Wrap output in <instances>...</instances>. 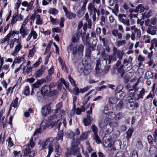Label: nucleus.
Returning <instances> with one entry per match:
<instances>
[{"instance_id": "1", "label": "nucleus", "mask_w": 157, "mask_h": 157, "mask_svg": "<svg viewBox=\"0 0 157 157\" xmlns=\"http://www.w3.org/2000/svg\"><path fill=\"white\" fill-rule=\"evenodd\" d=\"M138 83V82H137L134 84L132 86V88L128 90V95L130 97H133L135 101H137L140 99H142L145 93V90L144 88H143L139 92L138 94H136V92H137L138 90L137 86Z\"/></svg>"}, {"instance_id": "2", "label": "nucleus", "mask_w": 157, "mask_h": 157, "mask_svg": "<svg viewBox=\"0 0 157 157\" xmlns=\"http://www.w3.org/2000/svg\"><path fill=\"white\" fill-rule=\"evenodd\" d=\"M53 141H54L53 138L51 137L46 139L40 143V146L43 149L46 148L47 145L49 143L48 155L49 156H50L53 150L52 143Z\"/></svg>"}, {"instance_id": "3", "label": "nucleus", "mask_w": 157, "mask_h": 157, "mask_svg": "<svg viewBox=\"0 0 157 157\" xmlns=\"http://www.w3.org/2000/svg\"><path fill=\"white\" fill-rule=\"evenodd\" d=\"M84 46L82 44H80L78 46V48L76 46L73 47L72 48V54L76 55L77 53L80 56L83 55Z\"/></svg>"}, {"instance_id": "4", "label": "nucleus", "mask_w": 157, "mask_h": 157, "mask_svg": "<svg viewBox=\"0 0 157 157\" xmlns=\"http://www.w3.org/2000/svg\"><path fill=\"white\" fill-rule=\"evenodd\" d=\"M118 20L124 25L127 26L130 25V21L128 18L126 17L125 14H119L118 16Z\"/></svg>"}, {"instance_id": "5", "label": "nucleus", "mask_w": 157, "mask_h": 157, "mask_svg": "<svg viewBox=\"0 0 157 157\" xmlns=\"http://www.w3.org/2000/svg\"><path fill=\"white\" fill-rule=\"evenodd\" d=\"M134 98L128 97L127 99V105L129 107L130 109H133L135 108H138L139 106V104L133 101Z\"/></svg>"}, {"instance_id": "6", "label": "nucleus", "mask_w": 157, "mask_h": 157, "mask_svg": "<svg viewBox=\"0 0 157 157\" xmlns=\"http://www.w3.org/2000/svg\"><path fill=\"white\" fill-rule=\"evenodd\" d=\"M113 55L117 57L120 60H121L123 57L124 53L123 51H121L118 50L116 47H114L113 49Z\"/></svg>"}, {"instance_id": "7", "label": "nucleus", "mask_w": 157, "mask_h": 157, "mask_svg": "<svg viewBox=\"0 0 157 157\" xmlns=\"http://www.w3.org/2000/svg\"><path fill=\"white\" fill-rule=\"evenodd\" d=\"M63 8L64 11L65 12V15L67 18L71 19L75 18L76 15L75 13L68 11L67 9L64 6H63Z\"/></svg>"}, {"instance_id": "8", "label": "nucleus", "mask_w": 157, "mask_h": 157, "mask_svg": "<svg viewBox=\"0 0 157 157\" xmlns=\"http://www.w3.org/2000/svg\"><path fill=\"white\" fill-rule=\"evenodd\" d=\"M34 1L35 0H31L29 3L27 1H25L21 3V4L23 6L27 7L26 11H28L32 9Z\"/></svg>"}, {"instance_id": "9", "label": "nucleus", "mask_w": 157, "mask_h": 157, "mask_svg": "<svg viewBox=\"0 0 157 157\" xmlns=\"http://www.w3.org/2000/svg\"><path fill=\"white\" fill-rule=\"evenodd\" d=\"M37 36L38 35L36 32L33 28L26 38V40L28 42L29 41L32 37L33 39L35 40L37 38Z\"/></svg>"}, {"instance_id": "10", "label": "nucleus", "mask_w": 157, "mask_h": 157, "mask_svg": "<svg viewBox=\"0 0 157 157\" xmlns=\"http://www.w3.org/2000/svg\"><path fill=\"white\" fill-rule=\"evenodd\" d=\"M51 111V109L48 105H45L42 109L41 113L44 116H46Z\"/></svg>"}, {"instance_id": "11", "label": "nucleus", "mask_w": 157, "mask_h": 157, "mask_svg": "<svg viewBox=\"0 0 157 157\" xmlns=\"http://www.w3.org/2000/svg\"><path fill=\"white\" fill-rule=\"evenodd\" d=\"M30 61H28L26 65L23 68V72L29 74L31 72L33 69V67H31Z\"/></svg>"}, {"instance_id": "12", "label": "nucleus", "mask_w": 157, "mask_h": 157, "mask_svg": "<svg viewBox=\"0 0 157 157\" xmlns=\"http://www.w3.org/2000/svg\"><path fill=\"white\" fill-rule=\"evenodd\" d=\"M20 33L22 38H24L28 35L29 33V30L27 28H20Z\"/></svg>"}, {"instance_id": "13", "label": "nucleus", "mask_w": 157, "mask_h": 157, "mask_svg": "<svg viewBox=\"0 0 157 157\" xmlns=\"http://www.w3.org/2000/svg\"><path fill=\"white\" fill-rule=\"evenodd\" d=\"M156 26H149L147 30V32L152 35H154L156 33Z\"/></svg>"}, {"instance_id": "14", "label": "nucleus", "mask_w": 157, "mask_h": 157, "mask_svg": "<svg viewBox=\"0 0 157 157\" xmlns=\"http://www.w3.org/2000/svg\"><path fill=\"white\" fill-rule=\"evenodd\" d=\"M46 69V67L45 66H42L40 69L37 71L35 72V75L36 77L39 78L41 76Z\"/></svg>"}, {"instance_id": "15", "label": "nucleus", "mask_w": 157, "mask_h": 157, "mask_svg": "<svg viewBox=\"0 0 157 157\" xmlns=\"http://www.w3.org/2000/svg\"><path fill=\"white\" fill-rule=\"evenodd\" d=\"M36 18V23L37 25H42L43 24V21L39 15L36 14H33L31 17V18L34 19Z\"/></svg>"}, {"instance_id": "16", "label": "nucleus", "mask_w": 157, "mask_h": 157, "mask_svg": "<svg viewBox=\"0 0 157 157\" xmlns=\"http://www.w3.org/2000/svg\"><path fill=\"white\" fill-rule=\"evenodd\" d=\"M132 58L131 56H129L128 58L124 59L123 60V63L125 64L127 63H129L130 65L127 67V70L129 71L131 69V65L132 63Z\"/></svg>"}, {"instance_id": "17", "label": "nucleus", "mask_w": 157, "mask_h": 157, "mask_svg": "<svg viewBox=\"0 0 157 157\" xmlns=\"http://www.w3.org/2000/svg\"><path fill=\"white\" fill-rule=\"evenodd\" d=\"M51 87L48 85H45L41 89V92L45 95H48L50 92Z\"/></svg>"}, {"instance_id": "18", "label": "nucleus", "mask_w": 157, "mask_h": 157, "mask_svg": "<svg viewBox=\"0 0 157 157\" xmlns=\"http://www.w3.org/2000/svg\"><path fill=\"white\" fill-rule=\"evenodd\" d=\"M22 46L21 44H18L15 46L14 51L11 53V55L14 56H15L17 55L18 52L22 48Z\"/></svg>"}, {"instance_id": "19", "label": "nucleus", "mask_w": 157, "mask_h": 157, "mask_svg": "<svg viewBox=\"0 0 157 157\" xmlns=\"http://www.w3.org/2000/svg\"><path fill=\"white\" fill-rule=\"evenodd\" d=\"M151 45L150 50H152L153 49L156 48L157 47V39L154 38L151 40Z\"/></svg>"}, {"instance_id": "20", "label": "nucleus", "mask_w": 157, "mask_h": 157, "mask_svg": "<svg viewBox=\"0 0 157 157\" xmlns=\"http://www.w3.org/2000/svg\"><path fill=\"white\" fill-rule=\"evenodd\" d=\"M52 127H55V128H57L59 130L60 129V126L62 124V122L59 120H57L55 122H53L52 123Z\"/></svg>"}, {"instance_id": "21", "label": "nucleus", "mask_w": 157, "mask_h": 157, "mask_svg": "<svg viewBox=\"0 0 157 157\" xmlns=\"http://www.w3.org/2000/svg\"><path fill=\"white\" fill-rule=\"evenodd\" d=\"M143 40L146 44H149L151 41V36L148 34L142 36Z\"/></svg>"}, {"instance_id": "22", "label": "nucleus", "mask_w": 157, "mask_h": 157, "mask_svg": "<svg viewBox=\"0 0 157 157\" xmlns=\"http://www.w3.org/2000/svg\"><path fill=\"white\" fill-rule=\"evenodd\" d=\"M80 153L79 149L76 147H73L71 149L70 154L77 155Z\"/></svg>"}, {"instance_id": "23", "label": "nucleus", "mask_w": 157, "mask_h": 157, "mask_svg": "<svg viewBox=\"0 0 157 157\" xmlns=\"http://www.w3.org/2000/svg\"><path fill=\"white\" fill-rule=\"evenodd\" d=\"M124 65L123 64H121L120 67L116 68L117 71V72L120 74L121 77H122L124 74V70L123 69Z\"/></svg>"}, {"instance_id": "24", "label": "nucleus", "mask_w": 157, "mask_h": 157, "mask_svg": "<svg viewBox=\"0 0 157 157\" xmlns=\"http://www.w3.org/2000/svg\"><path fill=\"white\" fill-rule=\"evenodd\" d=\"M72 109V111L73 110V113L74 114V112L75 111L77 115L80 114L82 112L84 111H85V109L84 106H81V108L80 109L79 108H77L76 109Z\"/></svg>"}, {"instance_id": "25", "label": "nucleus", "mask_w": 157, "mask_h": 157, "mask_svg": "<svg viewBox=\"0 0 157 157\" xmlns=\"http://www.w3.org/2000/svg\"><path fill=\"white\" fill-rule=\"evenodd\" d=\"M82 33L79 32H77L75 34L73 35L72 38V40L73 42L75 43L78 40V38L80 37Z\"/></svg>"}, {"instance_id": "26", "label": "nucleus", "mask_w": 157, "mask_h": 157, "mask_svg": "<svg viewBox=\"0 0 157 157\" xmlns=\"http://www.w3.org/2000/svg\"><path fill=\"white\" fill-rule=\"evenodd\" d=\"M113 109V107L112 105H107L104 107L103 110V113L104 114H107L108 112H109L110 110Z\"/></svg>"}, {"instance_id": "27", "label": "nucleus", "mask_w": 157, "mask_h": 157, "mask_svg": "<svg viewBox=\"0 0 157 157\" xmlns=\"http://www.w3.org/2000/svg\"><path fill=\"white\" fill-rule=\"evenodd\" d=\"M63 132L60 131L59 132L57 136L54 138H53L54 140L58 141L59 140H60L62 142L63 141Z\"/></svg>"}, {"instance_id": "28", "label": "nucleus", "mask_w": 157, "mask_h": 157, "mask_svg": "<svg viewBox=\"0 0 157 157\" xmlns=\"http://www.w3.org/2000/svg\"><path fill=\"white\" fill-rule=\"evenodd\" d=\"M118 101V99L115 97H110L109 98L108 103L110 105H112L116 103Z\"/></svg>"}, {"instance_id": "29", "label": "nucleus", "mask_w": 157, "mask_h": 157, "mask_svg": "<svg viewBox=\"0 0 157 157\" xmlns=\"http://www.w3.org/2000/svg\"><path fill=\"white\" fill-rule=\"evenodd\" d=\"M55 151L57 152V154L58 155H60L61 154V149L59 144L57 143L55 145Z\"/></svg>"}, {"instance_id": "30", "label": "nucleus", "mask_w": 157, "mask_h": 157, "mask_svg": "<svg viewBox=\"0 0 157 157\" xmlns=\"http://www.w3.org/2000/svg\"><path fill=\"white\" fill-rule=\"evenodd\" d=\"M18 98L16 97V98L12 101L10 107L9 109L10 110L11 107L12 106L15 108L18 106L19 104L18 103Z\"/></svg>"}, {"instance_id": "31", "label": "nucleus", "mask_w": 157, "mask_h": 157, "mask_svg": "<svg viewBox=\"0 0 157 157\" xmlns=\"http://www.w3.org/2000/svg\"><path fill=\"white\" fill-rule=\"evenodd\" d=\"M105 114L106 115V117H108L112 120H113L116 116L115 113L112 111H109V112H108L107 114Z\"/></svg>"}, {"instance_id": "32", "label": "nucleus", "mask_w": 157, "mask_h": 157, "mask_svg": "<svg viewBox=\"0 0 157 157\" xmlns=\"http://www.w3.org/2000/svg\"><path fill=\"white\" fill-rule=\"evenodd\" d=\"M17 20L18 18L17 17V14L14 13L12 16L10 24L12 26H13V25L16 23Z\"/></svg>"}, {"instance_id": "33", "label": "nucleus", "mask_w": 157, "mask_h": 157, "mask_svg": "<svg viewBox=\"0 0 157 157\" xmlns=\"http://www.w3.org/2000/svg\"><path fill=\"white\" fill-rule=\"evenodd\" d=\"M86 149L89 153L92 152L93 150V148L91 147L90 143L88 141H86Z\"/></svg>"}, {"instance_id": "34", "label": "nucleus", "mask_w": 157, "mask_h": 157, "mask_svg": "<svg viewBox=\"0 0 157 157\" xmlns=\"http://www.w3.org/2000/svg\"><path fill=\"white\" fill-rule=\"evenodd\" d=\"M88 9L90 10V13L92 14L93 10L94 9L95 10V7L94 4L92 3H90L88 6Z\"/></svg>"}, {"instance_id": "35", "label": "nucleus", "mask_w": 157, "mask_h": 157, "mask_svg": "<svg viewBox=\"0 0 157 157\" xmlns=\"http://www.w3.org/2000/svg\"><path fill=\"white\" fill-rule=\"evenodd\" d=\"M133 132V129L132 128H130L126 132V133L127 135L126 137L127 140H128L131 137Z\"/></svg>"}, {"instance_id": "36", "label": "nucleus", "mask_w": 157, "mask_h": 157, "mask_svg": "<svg viewBox=\"0 0 157 157\" xmlns=\"http://www.w3.org/2000/svg\"><path fill=\"white\" fill-rule=\"evenodd\" d=\"M74 133L72 131L68 130L65 132V135L66 136L70 138H73L74 136Z\"/></svg>"}, {"instance_id": "37", "label": "nucleus", "mask_w": 157, "mask_h": 157, "mask_svg": "<svg viewBox=\"0 0 157 157\" xmlns=\"http://www.w3.org/2000/svg\"><path fill=\"white\" fill-rule=\"evenodd\" d=\"M91 71V69L90 66V65H87L84 68L83 72L86 75H88Z\"/></svg>"}, {"instance_id": "38", "label": "nucleus", "mask_w": 157, "mask_h": 157, "mask_svg": "<svg viewBox=\"0 0 157 157\" xmlns=\"http://www.w3.org/2000/svg\"><path fill=\"white\" fill-rule=\"evenodd\" d=\"M123 102L122 101H120L119 102L115 105V108L117 110H120L123 107Z\"/></svg>"}, {"instance_id": "39", "label": "nucleus", "mask_w": 157, "mask_h": 157, "mask_svg": "<svg viewBox=\"0 0 157 157\" xmlns=\"http://www.w3.org/2000/svg\"><path fill=\"white\" fill-rule=\"evenodd\" d=\"M47 121H43L40 124V128L41 130H44L47 127Z\"/></svg>"}, {"instance_id": "40", "label": "nucleus", "mask_w": 157, "mask_h": 157, "mask_svg": "<svg viewBox=\"0 0 157 157\" xmlns=\"http://www.w3.org/2000/svg\"><path fill=\"white\" fill-rule=\"evenodd\" d=\"M48 12L54 15H56L58 13V10L55 8H50Z\"/></svg>"}, {"instance_id": "41", "label": "nucleus", "mask_w": 157, "mask_h": 157, "mask_svg": "<svg viewBox=\"0 0 157 157\" xmlns=\"http://www.w3.org/2000/svg\"><path fill=\"white\" fill-rule=\"evenodd\" d=\"M36 49V45H35L33 46L32 49L30 50L29 54V57H31L34 55V53L35 52Z\"/></svg>"}, {"instance_id": "42", "label": "nucleus", "mask_w": 157, "mask_h": 157, "mask_svg": "<svg viewBox=\"0 0 157 157\" xmlns=\"http://www.w3.org/2000/svg\"><path fill=\"white\" fill-rule=\"evenodd\" d=\"M108 64H109L112 60L114 61H115L116 60V56L113 55L109 56V58L108 59Z\"/></svg>"}, {"instance_id": "43", "label": "nucleus", "mask_w": 157, "mask_h": 157, "mask_svg": "<svg viewBox=\"0 0 157 157\" xmlns=\"http://www.w3.org/2000/svg\"><path fill=\"white\" fill-rule=\"evenodd\" d=\"M24 60V57L21 56H18L15 58L14 60V62L16 63H19Z\"/></svg>"}, {"instance_id": "44", "label": "nucleus", "mask_w": 157, "mask_h": 157, "mask_svg": "<svg viewBox=\"0 0 157 157\" xmlns=\"http://www.w3.org/2000/svg\"><path fill=\"white\" fill-rule=\"evenodd\" d=\"M136 146L137 149L141 150L143 148V145L142 142L140 140H138L137 141Z\"/></svg>"}, {"instance_id": "45", "label": "nucleus", "mask_w": 157, "mask_h": 157, "mask_svg": "<svg viewBox=\"0 0 157 157\" xmlns=\"http://www.w3.org/2000/svg\"><path fill=\"white\" fill-rule=\"evenodd\" d=\"M91 86H88L83 88L82 89H80V93H83L89 90L91 87Z\"/></svg>"}, {"instance_id": "46", "label": "nucleus", "mask_w": 157, "mask_h": 157, "mask_svg": "<svg viewBox=\"0 0 157 157\" xmlns=\"http://www.w3.org/2000/svg\"><path fill=\"white\" fill-rule=\"evenodd\" d=\"M126 43V41L125 40H120L117 41V46L119 47L124 45Z\"/></svg>"}, {"instance_id": "47", "label": "nucleus", "mask_w": 157, "mask_h": 157, "mask_svg": "<svg viewBox=\"0 0 157 157\" xmlns=\"http://www.w3.org/2000/svg\"><path fill=\"white\" fill-rule=\"evenodd\" d=\"M50 21L52 23L53 25H57L59 23V21L57 18H54L52 16L50 17Z\"/></svg>"}, {"instance_id": "48", "label": "nucleus", "mask_w": 157, "mask_h": 157, "mask_svg": "<svg viewBox=\"0 0 157 157\" xmlns=\"http://www.w3.org/2000/svg\"><path fill=\"white\" fill-rule=\"evenodd\" d=\"M93 139H94L96 142L97 144H99L101 142V141L100 140L99 137L98 136V134L97 135H94L92 136Z\"/></svg>"}, {"instance_id": "49", "label": "nucleus", "mask_w": 157, "mask_h": 157, "mask_svg": "<svg viewBox=\"0 0 157 157\" xmlns=\"http://www.w3.org/2000/svg\"><path fill=\"white\" fill-rule=\"evenodd\" d=\"M30 93L29 88L28 86H26L23 90V94L26 96L29 95Z\"/></svg>"}, {"instance_id": "50", "label": "nucleus", "mask_w": 157, "mask_h": 157, "mask_svg": "<svg viewBox=\"0 0 157 157\" xmlns=\"http://www.w3.org/2000/svg\"><path fill=\"white\" fill-rule=\"evenodd\" d=\"M152 73L150 71H148L145 74V78L146 79L151 78L153 76Z\"/></svg>"}, {"instance_id": "51", "label": "nucleus", "mask_w": 157, "mask_h": 157, "mask_svg": "<svg viewBox=\"0 0 157 157\" xmlns=\"http://www.w3.org/2000/svg\"><path fill=\"white\" fill-rule=\"evenodd\" d=\"M9 65L5 64L4 65L2 68V70L5 72H6V74L10 71L9 69Z\"/></svg>"}, {"instance_id": "52", "label": "nucleus", "mask_w": 157, "mask_h": 157, "mask_svg": "<svg viewBox=\"0 0 157 157\" xmlns=\"http://www.w3.org/2000/svg\"><path fill=\"white\" fill-rule=\"evenodd\" d=\"M41 82L40 80L37 81L32 85L33 87L34 88L39 87L41 85Z\"/></svg>"}, {"instance_id": "53", "label": "nucleus", "mask_w": 157, "mask_h": 157, "mask_svg": "<svg viewBox=\"0 0 157 157\" xmlns=\"http://www.w3.org/2000/svg\"><path fill=\"white\" fill-rule=\"evenodd\" d=\"M42 61V59L41 57H39L38 59L37 60L36 62L33 65V67L34 68L37 67L40 63Z\"/></svg>"}, {"instance_id": "54", "label": "nucleus", "mask_w": 157, "mask_h": 157, "mask_svg": "<svg viewBox=\"0 0 157 157\" xmlns=\"http://www.w3.org/2000/svg\"><path fill=\"white\" fill-rule=\"evenodd\" d=\"M123 117V114L121 113H119L116 115L115 118V120L118 121L121 119Z\"/></svg>"}, {"instance_id": "55", "label": "nucleus", "mask_w": 157, "mask_h": 157, "mask_svg": "<svg viewBox=\"0 0 157 157\" xmlns=\"http://www.w3.org/2000/svg\"><path fill=\"white\" fill-rule=\"evenodd\" d=\"M31 150V149L29 147V144H27L24 152L25 155H27L30 152Z\"/></svg>"}, {"instance_id": "56", "label": "nucleus", "mask_w": 157, "mask_h": 157, "mask_svg": "<svg viewBox=\"0 0 157 157\" xmlns=\"http://www.w3.org/2000/svg\"><path fill=\"white\" fill-rule=\"evenodd\" d=\"M77 16L79 18L81 17L84 14V12L83 10H79L77 13Z\"/></svg>"}, {"instance_id": "57", "label": "nucleus", "mask_w": 157, "mask_h": 157, "mask_svg": "<svg viewBox=\"0 0 157 157\" xmlns=\"http://www.w3.org/2000/svg\"><path fill=\"white\" fill-rule=\"evenodd\" d=\"M91 129L94 133V135L98 134V130L97 127L94 125H92Z\"/></svg>"}, {"instance_id": "58", "label": "nucleus", "mask_w": 157, "mask_h": 157, "mask_svg": "<svg viewBox=\"0 0 157 157\" xmlns=\"http://www.w3.org/2000/svg\"><path fill=\"white\" fill-rule=\"evenodd\" d=\"M112 120L110 119L108 117H106V118H105L104 121V124L103 125H101L102 126H103L104 125H107L108 124H109L111 123V122Z\"/></svg>"}, {"instance_id": "59", "label": "nucleus", "mask_w": 157, "mask_h": 157, "mask_svg": "<svg viewBox=\"0 0 157 157\" xmlns=\"http://www.w3.org/2000/svg\"><path fill=\"white\" fill-rule=\"evenodd\" d=\"M148 140L149 143L150 144H152L154 142V138H153L152 136L151 135H149L147 136Z\"/></svg>"}, {"instance_id": "60", "label": "nucleus", "mask_w": 157, "mask_h": 157, "mask_svg": "<svg viewBox=\"0 0 157 157\" xmlns=\"http://www.w3.org/2000/svg\"><path fill=\"white\" fill-rule=\"evenodd\" d=\"M134 33H136V37L140 38V37L141 35V32L140 29H138L137 28L135 29L134 31Z\"/></svg>"}, {"instance_id": "61", "label": "nucleus", "mask_w": 157, "mask_h": 157, "mask_svg": "<svg viewBox=\"0 0 157 157\" xmlns=\"http://www.w3.org/2000/svg\"><path fill=\"white\" fill-rule=\"evenodd\" d=\"M75 88L73 89V90L74 94L75 95H78L80 93V89L78 87H75Z\"/></svg>"}, {"instance_id": "62", "label": "nucleus", "mask_w": 157, "mask_h": 157, "mask_svg": "<svg viewBox=\"0 0 157 157\" xmlns=\"http://www.w3.org/2000/svg\"><path fill=\"white\" fill-rule=\"evenodd\" d=\"M68 78L69 81L71 82V84L73 85V86L74 87L76 86L75 82L74 81L73 78H72L71 76L69 75H68Z\"/></svg>"}, {"instance_id": "63", "label": "nucleus", "mask_w": 157, "mask_h": 157, "mask_svg": "<svg viewBox=\"0 0 157 157\" xmlns=\"http://www.w3.org/2000/svg\"><path fill=\"white\" fill-rule=\"evenodd\" d=\"M89 49L86 48L85 51V56L87 57H90L91 56V52Z\"/></svg>"}, {"instance_id": "64", "label": "nucleus", "mask_w": 157, "mask_h": 157, "mask_svg": "<svg viewBox=\"0 0 157 157\" xmlns=\"http://www.w3.org/2000/svg\"><path fill=\"white\" fill-rule=\"evenodd\" d=\"M153 135L154 138V140L156 142L157 139V129L154 130L153 132Z\"/></svg>"}]
</instances>
